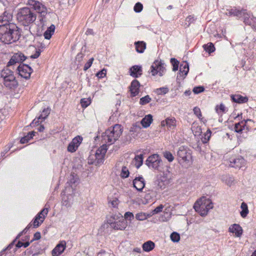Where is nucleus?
<instances>
[{
  "label": "nucleus",
  "mask_w": 256,
  "mask_h": 256,
  "mask_svg": "<svg viewBox=\"0 0 256 256\" xmlns=\"http://www.w3.org/2000/svg\"><path fill=\"white\" fill-rule=\"evenodd\" d=\"M18 70L19 75L26 79L29 78L32 72V68L27 64L20 65L18 68Z\"/></svg>",
  "instance_id": "obj_13"
},
{
  "label": "nucleus",
  "mask_w": 256,
  "mask_h": 256,
  "mask_svg": "<svg viewBox=\"0 0 256 256\" xmlns=\"http://www.w3.org/2000/svg\"><path fill=\"white\" fill-rule=\"evenodd\" d=\"M66 248V242L64 240L61 241L58 244L52 252V256H59L64 250Z\"/></svg>",
  "instance_id": "obj_17"
},
{
  "label": "nucleus",
  "mask_w": 256,
  "mask_h": 256,
  "mask_svg": "<svg viewBox=\"0 0 256 256\" xmlns=\"http://www.w3.org/2000/svg\"><path fill=\"white\" fill-rule=\"evenodd\" d=\"M134 215L132 212H128L124 214V220L128 219L130 220H131L132 219H134Z\"/></svg>",
  "instance_id": "obj_53"
},
{
  "label": "nucleus",
  "mask_w": 256,
  "mask_h": 256,
  "mask_svg": "<svg viewBox=\"0 0 256 256\" xmlns=\"http://www.w3.org/2000/svg\"><path fill=\"white\" fill-rule=\"evenodd\" d=\"M204 50L208 53L212 52L215 50L214 45L212 42H209L203 46Z\"/></svg>",
  "instance_id": "obj_42"
},
{
  "label": "nucleus",
  "mask_w": 256,
  "mask_h": 256,
  "mask_svg": "<svg viewBox=\"0 0 256 256\" xmlns=\"http://www.w3.org/2000/svg\"><path fill=\"white\" fill-rule=\"evenodd\" d=\"M97 256H113V255L106 251L102 250L98 254Z\"/></svg>",
  "instance_id": "obj_59"
},
{
  "label": "nucleus",
  "mask_w": 256,
  "mask_h": 256,
  "mask_svg": "<svg viewBox=\"0 0 256 256\" xmlns=\"http://www.w3.org/2000/svg\"><path fill=\"white\" fill-rule=\"evenodd\" d=\"M246 161L241 156H239L236 158H232L230 160V166L236 168H240L245 166Z\"/></svg>",
  "instance_id": "obj_18"
},
{
  "label": "nucleus",
  "mask_w": 256,
  "mask_h": 256,
  "mask_svg": "<svg viewBox=\"0 0 256 256\" xmlns=\"http://www.w3.org/2000/svg\"><path fill=\"white\" fill-rule=\"evenodd\" d=\"M1 78L4 84L8 88L12 89L16 87L18 82L16 80L14 72L8 68L2 70L0 73Z\"/></svg>",
  "instance_id": "obj_7"
},
{
  "label": "nucleus",
  "mask_w": 256,
  "mask_h": 256,
  "mask_svg": "<svg viewBox=\"0 0 256 256\" xmlns=\"http://www.w3.org/2000/svg\"><path fill=\"white\" fill-rule=\"evenodd\" d=\"M34 133L35 132H30L26 136H25L26 137H27L28 141L33 138V136H34Z\"/></svg>",
  "instance_id": "obj_63"
},
{
  "label": "nucleus",
  "mask_w": 256,
  "mask_h": 256,
  "mask_svg": "<svg viewBox=\"0 0 256 256\" xmlns=\"http://www.w3.org/2000/svg\"><path fill=\"white\" fill-rule=\"evenodd\" d=\"M143 9L142 4L138 2L134 6V10L136 12H140Z\"/></svg>",
  "instance_id": "obj_50"
},
{
  "label": "nucleus",
  "mask_w": 256,
  "mask_h": 256,
  "mask_svg": "<svg viewBox=\"0 0 256 256\" xmlns=\"http://www.w3.org/2000/svg\"><path fill=\"white\" fill-rule=\"evenodd\" d=\"M134 186L138 191H142L145 186V182L142 176L136 178L133 180Z\"/></svg>",
  "instance_id": "obj_23"
},
{
  "label": "nucleus",
  "mask_w": 256,
  "mask_h": 256,
  "mask_svg": "<svg viewBox=\"0 0 256 256\" xmlns=\"http://www.w3.org/2000/svg\"><path fill=\"white\" fill-rule=\"evenodd\" d=\"M55 30V26L54 24H52L49 26L46 30L44 32V38L47 40H50L52 35L54 34Z\"/></svg>",
  "instance_id": "obj_34"
},
{
  "label": "nucleus",
  "mask_w": 256,
  "mask_h": 256,
  "mask_svg": "<svg viewBox=\"0 0 256 256\" xmlns=\"http://www.w3.org/2000/svg\"><path fill=\"white\" fill-rule=\"evenodd\" d=\"M176 120L174 118L171 117L166 118L165 120L161 122L162 126H167L168 128L170 130H174L176 124Z\"/></svg>",
  "instance_id": "obj_22"
},
{
  "label": "nucleus",
  "mask_w": 256,
  "mask_h": 256,
  "mask_svg": "<svg viewBox=\"0 0 256 256\" xmlns=\"http://www.w3.org/2000/svg\"><path fill=\"white\" fill-rule=\"evenodd\" d=\"M240 208L242 210L240 212V216L242 218H244L247 216L248 213V207L246 204L244 202H242Z\"/></svg>",
  "instance_id": "obj_37"
},
{
  "label": "nucleus",
  "mask_w": 256,
  "mask_h": 256,
  "mask_svg": "<svg viewBox=\"0 0 256 256\" xmlns=\"http://www.w3.org/2000/svg\"><path fill=\"white\" fill-rule=\"evenodd\" d=\"M189 71V66L188 64L185 62L183 64H181L180 66V72L178 76V77H182V78H184L185 76L188 74V72Z\"/></svg>",
  "instance_id": "obj_26"
},
{
  "label": "nucleus",
  "mask_w": 256,
  "mask_h": 256,
  "mask_svg": "<svg viewBox=\"0 0 256 256\" xmlns=\"http://www.w3.org/2000/svg\"><path fill=\"white\" fill-rule=\"evenodd\" d=\"M250 20L251 24L248 25L254 28L256 27V18L254 17L253 16H252V17Z\"/></svg>",
  "instance_id": "obj_60"
},
{
  "label": "nucleus",
  "mask_w": 256,
  "mask_h": 256,
  "mask_svg": "<svg viewBox=\"0 0 256 256\" xmlns=\"http://www.w3.org/2000/svg\"><path fill=\"white\" fill-rule=\"evenodd\" d=\"M135 165L137 168H140L143 162V154H140L137 155L135 156Z\"/></svg>",
  "instance_id": "obj_41"
},
{
  "label": "nucleus",
  "mask_w": 256,
  "mask_h": 256,
  "mask_svg": "<svg viewBox=\"0 0 256 256\" xmlns=\"http://www.w3.org/2000/svg\"><path fill=\"white\" fill-rule=\"evenodd\" d=\"M170 178L171 176L170 172H164L158 177L155 184L158 188L164 190L169 184Z\"/></svg>",
  "instance_id": "obj_8"
},
{
  "label": "nucleus",
  "mask_w": 256,
  "mask_h": 256,
  "mask_svg": "<svg viewBox=\"0 0 256 256\" xmlns=\"http://www.w3.org/2000/svg\"><path fill=\"white\" fill-rule=\"evenodd\" d=\"M168 88L166 87H162L156 90V92L158 94H165L168 92Z\"/></svg>",
  "instance_id": "obj_47"
},
{
  "label": "nucleus",
  "mask_w": 256,
  "mask_h": 256,
  "mask_svg": "<svg viewBox=\"0 0 256 256\" xmlns=\"http://www.w3.org/2000/svg\"><path fill=\"white\" fill-rule=\"evenodd\" d=\"M222 180L228 186H231L234 184V178L230 176H223L222 178Z\"/></svg>",
  "instance_id": "obj_38"
},
{
  "label": "nucleus",
  "mask_w": 256,
  "mask_h": 256,
  "mask_svg": "<svg viewBox=\"0 0 256 256\" xmlns=\"http://www.w3.org/2000/svg\"><path fill=\"white\" fill-rule=\"evenodd\" d=\"M41 238V234L40 232H36L34 234L32 240H38Z\"/></svg>",
  "instance_id": "obj_62"
},
{
  "label": "nucleus",
  "mask_w": 256,
  "mask_h": 256,
  "mask_svg": "<svg viewBox=\"0 0 256 256\" xmlns=\"http://www.w3.org/2000/svg\"><path fill=\"white\" fill-rule=\"evenodd\" d=\"M108 150V146L106 144H103L98 149L94 154H91L88 157V163L90 164L98 166L104 162V158Z\"/></svg>",
  "instance_id": "obj_5"
},
{
  "label": "nucleus",
  "mask_w": 256,
  "mask_h": 256,
  "mask_svg": "<svg viewBox=\"0 0 256 256\" xmlns=\"http://www.w3.org/2000/svg\"><path fill=\"white\" fill-rule=\"evenodd\" d=\"M164 156L170 162H172L174 159V157L172 154L168 151H166L164 152Z\"/></svg>",
  "instance_id": "obj_48"
},
{
  "label": "nucleus",
  "mask_w": 256,
  "mask_h": 256,
  "mask_svg": "<svg viewBox=\"0 0 256 256\" xmlns=\"http://www.w3.org/2000/svg\"><path fill=\"white\" fill-rule=\"evenodd\" d=\"M244 12V10H238L236 8H230L227 9L225 14L228 16H236L238 18H240L242 17V14Z\"/></svg>",
  "instance_id": "obj_20"
},
{
  "label": "nucleus",
  "mask_w": 256,
  "mask_h": 256,
  "mask_svg": "<svg viewBox=\"0 0 256 256\" xmlns=\"http://www.w3.org/2000/svg\"><path fill=\"white\" fill-rule=\"evenodd\" d=\"M130 172L128 169L126 167L123 166L120 172V176L122 178H126L128 176Z\"/></svg>",
  "instance_id": "obj_43"
},
{
  "label": "nucleus",
  "mask_w": 256,
  "mask_h": 256,
  "mask_svg": "<svg viewBox=\"0 0 256 256\" xmlns=\"http://www.w3.org/2000/svg\"><path fill=\"white\" fill-rule=\"evenodd\" d=\"M82 140V138L80 136H78L74 138L68 146V150L70 152H76Z\"/></svg>",
  "instance_id": "obj_15"
},
{
  "label": "nucleus",
  "mask_w": 256,
  "mask_h": 256,
  "mask_svg": "<svg viewBox=\"0 0 256 256\" xmlns=\"http://www.w3.org/2000/svg\"><path fill=\"white\" fill-rule=\"evenodd\" d=\"M91 102L90 100L88 98H82L80 100V104H82V107L86 108L88 106Z\"/></svg>",
  "instance_id": "obj_49"
},
{
  "label": "nucleus",
  "mask_w": 256,
  "mask_h": 256,
  "mask_svg": "<svg viewBox=\"0 0 256 256\" xmlns=\"http://www.w3.org/2000/svg\"><path fill=\"white\" fill-rule=\"evenodd\" d=\"M20 34L18 27L14 24H4L0 26V40L4 44H11L17 41Z\"/></svg>",
  "instance_id": "obj_1"
},
{
  "label": "nucleus",
  "mask_w": 256,
  "mask_h": 256,
  "mask_svg": "<svg viewBox=\"0 0 256 256\" xmlns=\"http://www.w3.org/2000/svg\"><path fill=\"white\" fill-rule=\"evenodd\" d=\"M204 88L203 86H199L194 87L193 89V92L196 94H198L204 91Z\"/></svg>",
  "instance_id": "obj_55"
},
{
  "label": "nucleus",
  "mask_w": 256,
  "mask_h": 256,
  "mask_svg": "<svg viewBox=\"0 0 256 256\" xmlns=\"http://www.w3.org/2000/svg\"><path fill=\"white\" fill-rule=\"evenodd\" d=\"M151 98L148 95L142 98L140 100V104L141 105H144L150 102Z\"/></svg>",
  "instance_id": "obj_45"
},
{
  "label": "nucleus",
  "mask_w": 256,
  "mask_h": 256,
  "mask_svg": "<svg viewBox=\"0 0 256 256\" xmlns=\"http://www.w3.org/2000/svg\"><path fill=\"white\" fill-rule=\"evenodd\" d=\"M26 58V57L21 52L15 53L8 62L7 66H12L16 63L22 62Z\"/></svg>",
  "instance_id": "obj_14"
},
{
  "label": "nucleus",
  "mask_w": 256,
  "mask_h": 256,
  "mask_svg": "<svg viewBox=\"0 0 256 256\" xmlns=\"http://www.w3.org/2000/svg\"><path fill=\"white\" fill-rule=\"evenodd\" d=\"M178 160L180 164L188 166L192 163L191 150L186 146H181L177 152Z\"/></svg>",
  "instance_id": "obj_6"
},
{
  "label": "nucleus",
  "mask_w": 256,
  "mask_h": 256,
  "mask_svg": "<svg viewBox=\"0 0 256 256\" xmlns=\"http://www.w3.org/2000/svg\"><path fill=\"white\" fill-rule=\"evenodd\" d=\"M152 122V116L151 114H148L144 118L142 121L141 124L144 128L148 127Z\"/></svg>",
  "instance_id": "obj_33"
},
{
  "label": "nucleus",
  "mask_w": 256,
  "mask_h": 256,
  "mask_svg": "<svg viewBox=\"0 0 256 256\" xmlns=\"http://www.w3.org/2000/svg\"><path fill=\"white\" fill-rule=\"evenodd\" d=\"M123 216L120 213L117 214H114L108 218L107 222L110 225V226H112V225L114 224L120 218V219Z\"/></svg>",
  "instance_id": "obj_31"
},
{
  "label": "nucleus",
  "mask_w": 256,
  "mask_h": 256,
  "mask_svg": "<svg viewBox=\"0 0 256 256\" xmlns=\"http://www.w3.org/2000/svg\"><path fill=\"white\" fill-rule=\"evenodd\" d=\"M48 212V208H43L35 217L33 220L34 228L38 227L43 222Z\"/></svg>",
  "instance_id": "obj_12"
},
{
  "label": "nucleus",
  "mask_w": 256,
  "mask_h": 256,
  "mask_svg": "<svg viewBox=\"0 0 256 256\" xmlns=\"http://www.w3.org/2000/svg\"><path fill=\"white\" fill-rule=\"evenodd\" d=\"M94 61V58H90L88 61L84 64V70H87L92 66Z\"/></svg>",
  "instance_id": "obj_54"
},
{
  "label": "nucleus",
  "mask_w": 256,
  "mask_h": 256,
  "mask_svg": "<svg viewBox=\"0 0 256 256\" xmlns=\"http://www.w3.org/2000/svg\"><path fill=\"white\" fill-rule=\"evenodd\" d=\"M28 142V139L27 138V137H26L25 136L22 137L20 139V142L22 144H25V143Z\"/></svg>",
  "instance_id": "obj_64"
},
{
  "label": "nucleus",
  "mask_w": 256,
  "mask_h": 256,
  "mask_svg": "<svg viewBox=\"0 0 256 256\" xmlns=\"http://www.w3.org/2000/svg\"><path fill=\"white\" fill-rule=\"evenodd\" d=\"M30 243L29 242H22L20 241L18 242L16 244V246L17 248H21L24 246V248H26L30 245Z\"/></svg>",
  "instance_id": "obj_56"
},
{
  "label": "nucleus",
  "mask_w": 256,
  "mask_h": 256,
  "mask_svg": "<svg viewBox=\"0 0 256 256\" xmlns=\"http://www.w3.org/2000/svg\"><path fill=\"white\" fill-rule=\"evenodd\" d=\"M28 4L32 6L34 10L40 14L42 16H44L47 14V8L41 2L35 0H29Z\"/></svg>",
  "instance_id": "obj_10"
},
{
  "label": "nucleus",
  "mask_w": 256,
  "mask_h": 256,
  "mask_svg": "<svg viewBox=\"0 0 256 256\" xmlns=\"http://www.w3.org/2000/svg\"><path fill=\"white\" fill-rule=\"evenodd\" d=\"M164 64L158 60L155 61L150 68V72L152 76L158 74L162 76L165 72Z\"/></svg>",
  "instance_id": "obj_11"
},
{
  "label": "nucleus",
  "mask_w": 256,
  "mask_h": 256,
  "mask_svg": "<svg viewBox=\"0 0 256 256\" xmlns=\"http://www.w3.org/2000/svg\"><path fill=\"white\" fill-rule=\"evenodd\" d=\"M248 122H254L253 120L250 119L242 120L235 124L234 130L236 132H241L243 130H249L250 126L248 125Z\"/></svg>",
  "instance_id": "obj_16"
},
{
  "label": "nucleus",
  "mask_w": 256,
  "mask_h": 256,
  "mask_svg": "<svg viewBox=\"0 0 256 256\" xmlns=\"http://www.w3.org/2000/svg\"><path fill=\"white\" fill-rule=\"evenodd\" d=\"M12 18V14L6 11H5L2 16H0V22H6L4 24H6V22H8Z\"/></svg>",
  "instance_id": "obj_36"
},
{
  "label": "nucleus",
  "mask_w": 256,
  "mask_h": 256,
  "mask_svg": "<svg viewBox=\"0 0 256 256\" xmlns=\"http://www.w3.org/2000/svg\"><path fill=\"white\" fill-rule=\"evenodd\" d=\"M106 69H103L101 71L96 74V76L99 78H102L106 75Z\"/></svg>",
  "instance_id": "obj_58"
},
{
  "label": "nucleus",
  "mask_w": 256,
  "mask_h": 256,
  "mask_svg": "<svg viewBox=\"0 0 256 256\" xmlns=\"http://www.w3.org/2000/svg\"><path fill=\"white\" fill-rule=\"evenodd\" d=\"M252 14L250 12H248L246 10H244V12L242 13V16L244 18V22L246 24H250V18L252 17Z\"/></svg>",
  "instance_id": "obj_39"
},
{
  "label": "nucleus",
  "mask_w": 256,
  "mask_h": 256,
  "mask_svg": "<svg viewBox=\"0 0 256 256\" xmlns=\"http://www.w3.org/2000/svg\"><path fill=\"white\" fill-rule=\"evenodd\" d=\"M211 132L210 130H208L206 133L204 134V136H203L202 138V140L203 143H206L210 140V137Z\"/></svg>",
  "instance_id": "obj_44"
},
{
  "label": "nucleus",
  "mask_w": 256,
  "mask_h": 256,
  "mask_svg": "<svg viewBox=\"0 0 256 256\" xmlns=\"http://www.w3.org/2000/svg\"><path fill=\"white\" fill-rule=\"evenodd\" d=\"M194 112L196 116L199 118L202 119V114L200 111V110L198 107H194Z\"/></svg>",
  "instance_id": "obj_51"
},
{
  "label": "nucleus",
  "mask_w": 256,
  "mask_h": 256,
  "mask_svg": "<svg viewBox=\"0 0 256 256\" xmlns=\"http://www.w3.org/2000/svg\"><path fill=\"white\" fill-rule=\"evenodd\" d=\"M40 50H36V53L34 54H32L30 56V58H38L40 54Z\"/></svg>",
  "instance_id": "obj_61"
},
{
  "label": "nucleus",
  "mask_w": 256,
  "mask_h": 256,
  "mask_svg": "<svg viewBox=\"0 0 256 256\" xmlns=\"http://www.w3.org/2000/svg\"><path fill=\"white\" fill-rule=\"evenodd\" d=\"M36 17V14L27 7L20 9L16 15L18 20L24 26H28L34 22Z\"/></svg>",
  "instance_id": "obj_3"
},
{
  "label": "nucleus",
  "mask_w": 256,
  "mask_h": 256,
  "mask_svg": "<svg viewBox=\"0 0 256 256\" xmlns=\"http://www.w3.org/2000/svg\"><path fill=\"white\" fill-rule=\"evenodd\" d=\"M140 82L137 80H134L130 85V90L132 96L138 94L139 92Z\"/></svg>",
  "instance_id": "obj_27"
},
{
  "label": "nucleus",
  "mask_w": 256,
  "mask_h": 256,
  "mask_svg": "<svg viewBox=\"0 0 256 256\" xmlns=\"http://www.w3.org/2000/svg\"><path fill=\"white\" fill-rule=\"evenodd\" d=\"M50 110L48 108H44L38 118H35L32 124H38L40 120H41V122L44 120L50 114Z\"/></svg>",
  "instance_id": "obj_24"
},
{
  "label": "nucleus",
  "mask_w": 256,
  "mask_h": 256,
  "mask_svg": "<svg viewBox=\"0 0 256 256\" xmlns=\"http://www.w3.org/2000/svg\"><path fill=\"white\" fill-rule=\"evenodd\" d=\"M73 202V196L72 194H70L68 196H64L62 199V206L70 208L72 206Z\"/></svg>",
  "instance_id": "obj_29"
},
{
  "label": "nucleus",
  "mask_w": 256,
  "mask_h": 256,
  "mask_svg": "<svg viewBox=\"0 0 256 256\" xmlns=\"http://www.w3.org/2000/svg\"><path fill=\"white\" fill-rule=\"evenodd\" d=\"M130 74L134 78H138L142 74V66H132L130 70Z\"/></svg>",
  "instance_id": "obj_25"
},
{
  "label": "nucleus",
  "mask_w": 256,
  "mask_h": 256,
  "mask_svg": "<svg viewBox=\"0 0 256 256\" xmlns=\"http://www.w3.org/2000/svg\"><path fill=\"white\" fill-rule=\"evenodd\" d=\"M136 50L138 53H143L146 48V44L143 41L135 42Z\"/></svg>",
  "instance_id": "obj_32"
},
{
  "label": "nucleus",
  "mask_w": 256,
  "mask_h": 256,
  "mask_svg": "<svg viewBox=\"0 0 256 256\" xmlns=\"http://www.w3.org/2000/svg\"><path fill=\"white\" fill-rule=\"evenodd\" d=\"M170 239L173 242H178L180 240V236L176 232H173L170 234Z\"/></svg>",
  "instance_id": "obj_46"
},
{
  "label": "nucleus",
  "mask_w": 256,
  "mask_h": 256,
  "mask_svg": "<svg viewBox=\"0 0 256 256\" xmlns=\"http://www.w3.org/2000/svg\"><path fill=\"white\" fill-rule=\"evenodd\" d=\"M164 208V206L162 204H160L159 206H157L155 208L152 212V216L154 214H158L161 212Z\"/></svg>",
  "instance_id": "obj_52"
},
{
  "label": "nucleus",
  "mask_w": 256,
  "mask_h": 256,
  "mask_svg": "<svg viewBox=\"0 0 256 256\" xmlns=\"http://www.w3.org/2000/svg\"><path fill=\"white\" fill-rule=\"evenodd\" d=\"M122 132L121 125L116 124L108 128L102 136V142L104 144L110 145L118 139Z\"/></svg>",
  "instance_id": "obj_2"
},
{
  "label": "nucleus",
  "mask_w": 256,
  "mask_h": 256,
  "mask_svg": "<svg viewBox=\"0 0 256 256\" xmlns=\"http://www.w3.org/2000/svg\"><path fill=\"white\" fill-rule=\"evenodd\" d=\"M215 110L218 115L222 116L224 113L226 112V108L224 104H221L216 106Z\"/></svg>",
  "instance_id": "obj_40"
},
{
  "label": "nucleus",
  "mask_w": 256,
  "mask_h": 256,
  "mask_svg": "<svg viewBox=\"0 0 256 256\" xmlns=\"http://www.w3.org/2000/svg\"><path fill=\"white\" fill-rule=\"evenodd\" d=\"M109 204L113 208H116L118 206V200L116 198H114V200L109 201Z\"/></svg>",
  "instance_id": "obj_57"
},
{
  "label": "nucleus",
  "mask_w": 256,
  "mask_h": 256,
  "mask_svg": "<svg viewBox=\"0 0 256 256\" xmlns=\"http://www.w3.org/2000/svg\"><path fill=\"white\" fill-rule=\"evenodd\" d=\"M128 226V222L124 217L120 218L116 223L112 225L111 227L116 230H124Z\"/></svg>",
  "instance_id": "obj_21"
},
{
  "label": "nucleus",
  "mask_w": 256,
  "mask_h": 256,
  "mask_svg": "<svg viewBox=\"0 0 256 256\" xmlns=\"http://www.w3.org/2000/svg\"><path fill=\"white\" fill-rule=\"evenodd\" d=\"M152 216L151 214H147L145 212H138L136 214V218L138 220L142 221L146 220L148 218Z\"/></svg>",
  "instance_id": "obj_35"
},
{
  "label": "nucleus",
  "mask_w": 256,
  "mask_h": 256,
  "mask_svg": "<svg viewBox=\"0 0 256 256\" xmlns=\"http://www.w3.org/2000/svg\"><path fill=\"white\" fill-rule=\"evenodd\" d=\"M231 98L233 102L238 104H244L248 101V97L243 96L240 94L232 95Z\"/></svg>",
  "instance_id": "obj_28"
},
{
  "label": "nucleus",
  "mask_w": 256,
  "mask_h": 256,
  "mask_svg": "<svg viewBox=\"0 0 256 256\" xmlns=\"http://www.w3.org/2000/svg\"><path fill=\"white\" fill-rule=\"evenodd\" d=\"M228 232L234 234L236 237H240L242 234L243 230L240 224H234L230 226Z\"/></svg>",
  "instance_id": "obj_19"
},
{
  "label": "nucleus",
  "mask_w": 256,
  "mask_h": 256,
  "mask_svg": "<svg viewBox=\"0 0 256 256\" xmlns=\"http://www.w3.org/2000/svg\"><path fill=\"white\" fill-rule=\"evenodd\" d=\"M214 207L210 200L206 197L198 199L194 204V208L201 216L207 215L208 212Z\"/></svg>",
  "instance_id": "obj_4"
},
{
  "label": "nucleus",
  "mask_w": 256,
  "mask_h": 256,
  "mask_svg": "<svg viewBox=\"0 0 256 256\" xmlns=\"http://www.w3.org/2000/svg\"><path fill=\"white\" fill-rule=\"evenodd\" d=\"M162 160L158 154H154L147 158L146 164L149 168L157 170L160 167Z\"/></svg>",
  "instance_id": "obj_9"
},
{
  "label": "nucleus",
  "mask_w": 256,
  "mask_h": 256,
  "mask_svg": "<svg viewBox=\"0 0 256 256\" xmlns=\"http://www.w3.org/2000/svg\"><path fill=\"white\" fill-rule=\"evenodd\" d=\"M154 247V243L151 240H148L144 242L142 246L143 250L146 252H150L152 250Z\"/></svg>",
  "instance_id": "obj_30"
}]
</instances>
